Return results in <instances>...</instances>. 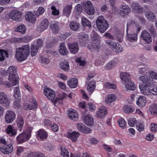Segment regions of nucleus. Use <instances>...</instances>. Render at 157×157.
Segmentation results:
<instances>
[{
  "instance_id": "f257e3e1",
  "label": "nucleus",
  "mask_w": 157,
  "mask_h": 157,
  "mask_svg": "<svg viewBox=\"0 0 157 157\" xmlns=\"http://www.w3.org/2000/svg\"><path fill=\"white\" fill-rule=\"evenodd\" d=\"M44 94L46 97L49 100L53 101L55 104L57 103L62 104L63 103V99L67 96L66 93H63L59 94L58 97H55V92L51 89L48 88H45L44 90Z\"/></svg>"
},
{
  "instance_id": "f03ea898",
  "label": "nucleus",
  "mask_w": 157,
  "mask_h": 157,
  "mask_svg": "<svg viewBox=\"0 0 157 157\" xmlns=\"http://www.w3.org/2000/svg\"><path fill=\"white\" fill-rule=\"evenodd\" d=\"M141 93L145 96L157 95V86L141 83L139 85Z\"/></svg>"
},
{
  "instance_id": "7ed1b4c3",
  "label": "nucleus",
  "mask_w": 157,
  "mask_h": 157,
  "mask_svg": "<svg viewBox=\"0 0 157 157\" xmlns=\"http://www.w3.org/2000/svg\"><path fill=\"white\" fill-rule=\"evenodd\" d=\"M30 53V47L25 45L16 49L15 57L18 61H23L26 59Z\"/></svg>"
},
{
  "instance_id": "20e7f679",
  "label": "nucleus",
  "mask_w": 157,
  "mask_h": 157,
  "mask_svg": "<svg viewBox=\"0 0 157 157\" xmlns=\"http://www.w3.org/2000/svg\"><path fill=\"white\" fill-rule=\"evenodd\" d=\"M131 28H133L135 30V33L132 34H127V39L132 42H135L137 40V34L135 33L139 31L141 27L139 25L136 24L134 22L130 21L128 23L127 28V32H128Z\"/></svg>"
},
{
  "instance_id": "39448f33",
  "label": "nucleus",
  "mask_w": 157,
  "mask_h": 157,
  "mask_svg": "<svg viewBox=\"0 0 157 157\" xmlns=\"http://www.w3.org/2000/svg\"><path fill=\"white\" fill-rule=\"evenodd\" d=\"M92 40L91 44H89L88 48L91 52H98L100 48V38L98 34L95 32H93L91 35Z\"/></svg>"
},
{
  "instance_id": "423d86ee",
  "label": "nucleus",
  "mask_w": 157,
  "mask_h": 157,
  "mask_svg": "<svg viewBox=\"0 0 157 157\" xmlns=\"http://www.w3.org/2000/svg\"><path fill=\"white\" fill-rule=\"evenodd\" d=\"M8 71L9 73V80L15 86L18 83L19 78L17 75V68L15 66H11L9 67Z\"/></svg>"
},
{
  "instance_id": "0eeeda50",
  "label": "nucleus",
  "mask_w": 157,
  "mask_h": 157,
  "mask_svg": "<svg viewBox=\"0 0 157 157\" xmlns=\"http://www.w3.org/2000/svg\"><path fill=\"white\" fill-rule=\"evenodd\" d=\"M13 147L11 144L6 142L5 139H0V151L5 154H9L13 150Z\"/></svg>"
},
{
  "instance_id": "6e6552de",
  "label": "nucleus",
  "mask_w": 157,
  "mask_h": 157,
  "mask_svg": "<svg viewBox=\"0 0 157 157\" xmlns=\"http://www.w3.org/2000/svg\"><path fill=\"white\" fill-rule=\"evenodd\" d=\"M96 24L97 28L101 33H104L109 27L108 22L102 16L98 18Z\"/></svg>"
},
{
  "instance_id": "1a4fd4ad",
  "label": "nucleus",
  "mask_w": 157,
  "mask_h": 157,
  "mask_svg": "<svg viewBox=\"0 0 157 157\" xmlns=\"http://www.w3.org/2000/svg\"><path fill=\"white\" fill-rule=\"evenodd\" d=\"M31 128H28L26 130L18 136L16 138L17 142L21 144L29 140L31 136Z\"/></svg>"
},
{
  "instance_id": "9d476101",
  "label": "nucleus",
  "mask_w": 157,
  "mask_h": 157,
  "mask_svg": "<svg viewBox=\"0 0 157 157\" xmlns=\"http://www.w3.org/2000/svg\"><path fill=\"white\" fill-rule=\"evenodd\" d=\"M22 15V13L16 9L11 10L8 14L10 19L16 21H21Z\"/></svg>"
},
{
  "instance_id": "9b49d317",
  "label": "nucleus",
  "mask_w": 157,
  "mask_h": 157,
  "mask_svg": "<svg viewBox=\"0 0 157 157\" xmlns=\"http://www.w3.org/2000/svg\"><path fill=\"white\" fill-rule=\"evenodd\" d=\"M83 7L85 12L89 15H93L95 13V10L91 1H88L84 3Z\"/></svg>"
},
{
  "instance_id": "f8f14e48",
  "label": "nucleus",
  "mask_w": 157,
  "mask_h": 157,
  "mask_svg": "<svg viewBox=\"0 0 157 157\" xmlns=\"http://www.w3.org/2000/svg\"><path fill=\"white\" fill-rule=\"evenodd\" d=\"M80 135V134L78 132L75 131L72 132H68L65 134V136L69 139L72 142H76Z\"/></svg>"
},
{
  "instance_id": "ddd939ff",
  "label": "nucleus",
  "mask_w": 157,
  "mask_h": 157,
  "mask_svg": "<svg viewBox=\"0 0 157 157\" xmlns=\"http://www.w3.org/2000/svg\"><path fill=\"white\" fill-rule=\"evenodd\" d=\"M16 117V115L13 111L9 110L6 111L5 119L6 122L8 123H12Z\"/></svg>"
},
{
  "instance_id": "4468645a",
  "label": "nucleus",
  "mask_w": 157,
  "mask_h": 157,
  "mask_svg": "<svg viewBox=\"0 0 157 157\" xmlns=\"http://www.w3.org/2000/svg\"><path fill=\"white\" fill-rule=\"evenodd\" d=\"M48 132L43 129H40L36 133V136L38 140L43 141L46 139L48 137Z\"/></svg>"
},
{
  "instance_id": "2eb2a0df",
  "label": "nucleus",
  "mask_w": 157,
  "mask_h": 157,
  "mask_svg": "<svg viewBox=\"0 0 157 157\" xmlns=\"http://www.w3.org/2000/svg\"><path fill=\"white\" fill-rule=\"evenodd\" d=\"M96 82L94 80L88 81L86 82V90L91 94L94 91L96 87Z\"/></svg>"
},
{
  "instance_id": "dca6fc26",
  "label": "nucleus",
  "mask_w": 157,
  "mask_h": 157,
  "mask_svg": "<svg viewBox=\"0 0 157 157\" xmlns=\"http://www.w3.org/2000/svg\"><path fill=\"white\" fill-rule=\"evenodd\" d=\"M36 16L33 13L28 11L25 14V18L26 20L28 22L34 23L36 21Z\"/></svg>"
},
{
  "instance_id": "f3484780",
  "label": "nucleus",
  "mask_w": 157,
  "mask_h": 157,
  "mask_svg": "<svg viewBox=\"0 0 157 157\" xmlns=\"http://www.w3.org/2000/svg\"><path fill=\"white\" fill-rule=\"evenodd\" d=\"M10 101L6 94L4 92H0V104H3L8 107L9 105Z\"/></svg>"
},
{
  "instance_id": "a211bd4d",
  "label": "nucleus",
  "mask_w": 157,
  "mask_h": 157,
  "mask_svg": "<svg viewBox=\"0 0 157 157\" xmlns=\"http://www.w3.org/2000/svg\"><path fill=\"white\" fill-rule=\"evenodd\" d=\"M116 99V96L114 94H107L105 97L104 102L105 104L110 105L111 103L115 101Z\"/></svg>"
},
{
  "instance_id": "6ab92c4d",
  "label": "nucleus",
  "mask_w": 157,
  "mask_h": 157,
  "mask_svg": "<svg viewBox=\"0 0 157 157\" xmlns=\"http://www.w3.org/2000/svg\"><path fill=\"white\" fill-rule=\"evenodd\" d=\"M142 39L147 43H149L152 41V38L150 34L146 30L142 31L141 35Z\"/></svg>"
},
{
  "instance_id": "aec40b11",
  "label": "nucleus",
  "mask_w": 157,
  "mask_h": 157,
  "mask_svg": "<svg viewBox=\"0 0 157 157\" xmlns=\"http://www.w3.org/2000/svg\"><path fill=\"white\" fill-rule=\"evenodd\" d=\"M107 113V108L105 106L100 107L98 110L97 114L98 117L99 118H103L105 117Z\"/></svg>"
},
{
  "instance_id": "412c9836",
  "label": "nucleus",
  "mask_w": 157,
  "mask_h": 157,
  "mask_svg": "<svg viewBox=\"0 0 157 157\" xmlns=\"http://www.w3.org/2000/svg\"><path fill=\"white\" fill-rule=\"evenodd\" d=\"M106 43L111 48H114L116 49L115 51L118 52H122L123 49L121 46L118 43H114L113 42H111L106 41Z\"/></svg>"
},
{
  "instance_id": "4be33fe9",
  "label": "nucleus",
  "mask_w": 157,
  "mask_h": 157,
  "mask_svg": "<svg viewBox=\"0 0 157 157\" xmlns=\"http://www.w3.org/2000/svg\"><path fill=\"white\" fill-rule=\"evenodd\" d=\"M84 123L88 126H93L94 122L92 117L90 114L85 115L83 117Z\"/></svg>"
},
{
  "instance_id": "5701e85b",
  "label": "nucleus",
  "mask_w": 157,
  "mask_h": 157,
  "mask_svg": "<svg viewBox=\"0 0 157 157\" xmlns=\"http://www.w3.org/2000/svg\"><path fill=\"white\" fill-rule=\"evenodd\" d=\"M6 132L8 135L11 136H13L17 134V129L13 127L12 125H9L7 127Z\"/></svg>"
},
{
  "instance_id": "b1692460",
  "label": "nucleus",
  "mask_w": 157,
  "mask_h": 157,
  "mask_svg": "<svg viewBox=\"0 0 157 157\" xmlns=\"http://www.w3.org/2000/svg\"><path fill=\"white\" fill-rule=\"evenodd\" d=\"M147 101L144 96H140L136 101V105L140 107H143L146 105Z\"/></svg>"
},
{
  "instance_id": "393cba45",
  "label": "nucleus",
  "mask_w": 157,
  "mask_h": 157,
  "mask_svg": "<svg viewBox=\"0 0 157 157\" xmlns=\"http://www.w3.org/2000/svg\"><path fill=\"white\" fill-rule=\"evenodd\" d=\"M78 80L76 78H71L68 80L67 84L70 88H75L78 86Z\"/></svg>"
},
{
  "instance_id": "a878e982",
  "label": "nucleus",
  "mask_w": 157,
  "mask_h": 157,
  "mask_svg": "<svg viewBox=\"0 0 157 157\" xmlns=\"http://www.w3.org/2000/svg\"><path fill=\"white\" fill-rule=\"evenodd\" d=\"M48 26V21L46 18L43 19L41 21L39 26L38 28V30L40 31H43L46 29Z\"/></svg>"
},
{
  "instance_id": "bb28decb",
  "label": "nucleus",
  "mask_w": 157,
  "mask_h": 157,
  "mask_svg": "<svg viewBox=\"0 0 157 157\" xmlns=\"http://www.w3.org/2000/svg\"><path fill=\"white\" fill-rule=\"evenodd\" d=\"M68 116L70 119L71 120H76L78 119L79 114L75 110L71 109L68 111Z\"/></svg>"
},
{
  "instance_id": "cd10ccee",
  "label": "nucleus",
  "mask_w": 157,
  "mask_h": 157,
  "mask_svg": "<svg viewBox=\"0 0 157 157\" xmlns=\"http://www.w3.org/2000/svg\"><path fill=\"white\" fill-rule=\"evenodd\" d=\"M31 105H29L28 103H25L24 104V108L25 109L31 110L36 109L37 107V104L36 102L34 100H33L31 103Z\"/></svg>"
},
{
  "instance_id": "c85d7f7f",
  "label": "nucleus",
  "mask_w": 157,
  "mask_h": 157,
  "mask_svg": "<svg viewBox=\"0 0 157 157\" xmlns=\"http://www.w3.org/2000/svg\"><path fill=\"white\" fill-rule=\"evenodd\" d=\"M124 87L126 90H134L136 86L134 82L131 80L124 83Z\"/></svg>"
},
{
  "instance_id": "c756f323",
  "label": "nucleus",
  "mask_w": 157,
  "mask_h": 157,
  "mask_svg": "<svg viewBox=\"0 0 157 157\" xmlns=\"http://www.w3.org/2000/svg\"><path fill=\"white\" fill-rule=\"evenodd\" d=\"M69 48L71 52L73 54L77 53L79 50L78 45L77 43L70 44L68 45Z\"/></svg>"
},
{
  "instance_id": "7c9ffc66",
  "label": "nucleus",
  "mask_w": 157,
  "mask_h": 157,
  "mask_svg": "<svg viewBox=\"0 0 157 157\" xmlns=\"http://www.w3.org/2000/svg\"><path fill=\"white\" fill-rule=\"evenodd\" d=\"M59 52L61 55L64 56L68 54V51L66 48L64 43H62L60 44L59 46Z\"/></svg>"
},
{
  "instance_id": "2f4dec72",
  "label": "nucleus",
  "mask_w": 157,
  "mask_h": 157,
  "mask_svg": "<svg viewBox=\"0 0 157 157\" xmlns=\"http://www.w3.org/2000/svg\"><path fill=\"white\" fill-rule=\"evenodd\" d=\"M120 77L124 83L131 80V76L130 74L126 72H122L120 75Z\"/></svg>"
},
{
  "instance_id": "473e14b6",
  "label": "nucleus",
  "mask_w": 157,
  "mask_h": 157,
  "mask_svg": "<svg viewBox=\"0 0 157 157\" xmlns=\"http://www.w3.org/2000/svg\"><path fill=\"white\" fill-rule=\"evenodd\" d=\"M88 36L87 34L82 33L80 34L78 36L80 43L82 46H85L86 42L88 39Z\"/></svg>"
},
{
  "instance_id": "72a5a7b5",
  "label": "nucleus",
  "mask_w": 157,
  "mask_h": 157,
  "mask_svg": "<svg viewBox=\"0 0 157 157\" xmlns=\"http://www.w3.org/2000/svg\"><path fill=\"white\" fill-rule=\"evenodd\" d=\"M123 109L124 113L128 114L134 112L135 111V109L132 105H125L123 106Z\"/></svg>"
},
{
  "instance_id": "f704fd0d",
  "label": "nucleus",
  "mask_w": 157,
  "mask_h": 157,
  "mask_svg": "<svg viewBox=\"0 0 157 157\" xmlns=\"http://www.w3.org/2000/svg\"><path fill=\"white\" fill-rule=\"evenodd\" d=\"M72 6L71 5L65 6L63 10V14L65 16L68 17L71 13Z\"/></svg>"
},
{
  "instance_id": "c9c22d12",
  "label": "nucleus",
  "mask_w": 157,
  "mask_h": 157,
  "mask_svg": "<svg viewBox=\"0 0 157 157\" xmlns=\"http://www.w3.org/2000/svg\"><path fill=\"white\" fill-rule=\"evenodd\" d=\"M16 123L19 130L21 131L24 123L23 117L21 116H19L17 118Z\"/></svg>"
},
{
  "instance_id": "e433bc0d",
  "label": "nucleus",
  "mask_w": 157,
  "mask_h": 157,
  "mask_svg": "<svg viewBox=\"0 0 157 157\" xmlns=\"http://www.w3.org/2000/svg\"><path fill=\"white\" fill-rule=\"evenodd\" d=\"M121 8L122 10L121 11L120 14L122 16L127 15L131 11L130 8L127 5H122Z\"/></svg>"
},
{
  "instance_id": "4c0bfd02",
  "label": "nucleus",
  "mask_w": 157,
  "mask_h": 157,
  "mask_svg": "<svg viewBox=\"0 0 157 157\" xmlns=\"http://www.w3.org/2000/svg\"><path fill=\"white\" fill-rule=\"evenodd\" d=\"M59 67L61 69L65 71H68L69 70L70 67L68 62L65 61L61 62L59 64Z\"/></svg>"
},
{
  "instance_id": "58836bf2",
  "label": "nucleus",
  "mask_w": 157,
  "mask_h": 157,
  "mask_svg": "<svg viewBox=\"0 0 157 157\" xmlns=\"http://www.w3.org/2000/svg\"><path fill=\"white\" fill-rule=\"evenodd\" d=\"M131 6L133 11L135 12H141L143 10V9L137 3H132Z\"/></svg>"
},
{
  "instance_id": "ea45409f",
  "label": "nucleus",
  "mask_w": 157,
  "mask_h": 157,
  "mask_svg": "<svg viewBox=\"0 0 157 157\" xmlns=\"http://www.w3.org/2000/svg\"><path fill=\"white\" fill-rule=\"evenodd\" d=\"M60 154L63 157H69V152L65 146L63 145L60 147Z\"/></svg>"
},
{
  "instance_id": "a19ab883",
  "label": "nucleus",
  "mask_w": 157,
  "mask_h": 157,
  "mask_svg": "<svg viewBox=\"0 0 157 157\" xmlns=\"http://www.w3.org/2000/svg\"><path fill=\"white\" fill-rule=\"evenodd\" d=\"M104 88L107 89L115 90L117 89V86L116 84L111 83L109 82H105L103 85Z\"/></svg>"
},
{
  "instance_id": "79ce46f5",
  "label": "nucleus",
  "mask_w": 157,
  "mask_h": 157,
  "mask_svg": "<svg viewBox=\"0 0 157 157\" xmlns=\"http://www.w3.org/2000/svg\"><path fill=\"white\" fill-rule=\"evenodd\" d=\"M81 22L83 26H87L89 28H91L92 25L89 21L85 17H83L81 18Z\"/></svg>"
},
{
  "instance_id": "37998d69",
  "label": "nucleus",
  "mask_w": 157,
  "mask_h": 157,
  "mask_svg": "<svg viewBox=\"0 0 157 157\" xmlns=\"http://www.w3.org/2000/svg\"><path fill=\"white\" fill-rule=\"evenodd\" d=\"M45 9L43 7L40 6L38 7L37 10L34 11L36 16L39 17L42 15L45 12Z\"/></svg>"
},
{
  "instance_id": "c03bdc74",
  "label": "nucleus",
  "mask_w": 157,
  "mask_h": 157,
  "mask_svg": "<svg viewBox=\"0 0 157 157\" xmlns=\"http://www.w3.org/2000/svg\"><path fill=\"white\" fill-rule=\"evenodd\" d=\"M149 110L151 114L157 115V105L155 104H151L149 108Z\"/></svg>"
},
{
  "instance_id": "a18cd8bd",
  "label": "nucleus",
  "mask_w": 157,
  "mask_h": 157,
  "mask_svg": "<svg viewBox=\"0 0 157 157\" xmlns=\"http://www.w3.org/2000/svg\"><path fill=\"white\" fill-rule=\"evenodd\" d=\"M58 24L57 22H52L50 25L52 30L54 33H56L59 30V29Z\"/></svg>"
},
{
  "instance_id": "49530a36",
  "label": "nucleus",
  "mask_w": 157,
  "mask_h": 157,
  "mask_svg": "<svg viewBox=\"0 0 157 157\" xmlns=\"http://www.w3.org/2000/svg\"><path fill=\"white\" fill-rule=\"evenodd\" d=\"M13 93V96L15 98H21L20 91L18 87L14 88Z\"/></svg>"
},
{
  "instance_id": "de8ad7c7",
  "label": "nucleus",
  "mask_w": 157,
  "mask_h": 157,
  "mask_svg": "<svg viewBox=\"0 0 157 157\" xmlns=\"http://www.w3.org/2000/svg\"><path fill=\"white\" fill-rule=\"evenodd\" d=\"M15 30L16 32L24 34L26 32V28L25 25H21L16 27Z\"/></svg>"
},
{
  "instance_id": "09e8293b",
  "label": "nucleus",
  "mask_w": 157,
  "mask_h": 157,
  "mask_svg": "<svg viewBox=\"0 0 157 157\" xmlns=\"http://www.w3.org/2000/svg\"><path fill=\"white\" fill-rule=\"evenodd\" d=\"M32 44H34V46L38 49L43 46V41L42 40L39 39L35 40V41L32 43Z\"/></svg>"
},
{
  "instance_id": "8fccbe9b",
  "label": "nucleus",
  "mask_w": 157,
  "mask_h": 157,
  "mask_svg": "<svg viewBox=\"0 0 157 157\" xmlns=\"http://www.w3.org/2000/svg\"><path fill=\"white\" fill-rule=\"evenodd\" d=\"M8 56V52L6 50L0 49V61H2Z\"/></svg>"
},
{
  "instance_id": "3c124183",
  "label": "nucleus",
  "mask_w": 157,
  "mask_h": 157,
  "mask_svg": "<svg viewBox=\"0 0 157 157\" xmlns=\"http://www.w3.org/2000/svg\"><path fill=\"white\" fill-rule=\"evenodd\" d=\"M48 9L52 10V14L54 15H57L59 14V11L57 10L56 7L52 5H49L48 6Z\"/></svg>"
},
{
  "instance_id": "603ef678",
  "label": "nucleus",
  "mask_w": 157,
  "mask_h": 157,
  "mask_svg": "<svg viewBox=\"0 0 157 157\" xmlns=\"http://www.w3.org/2000/svg\"><path fill=\"white\" fill-rule=\"evenodd\" d=\"M145 16L146 18L150 21H153L155 19L154 14L151 11H147Z\"/></svg>"
},
{
  "instance_id": "864d4df0",
  "label": "nucleus",
  "mask_w": 157,
  "mask_h": 157,
  "mask_svg": "<svg viewBox=\"0 0 157 157\" xmlns=\"http://www.w3.org/2000/svg\"><path fill=\"white\" fill-rule=\"evenodd\" d=\"M79 26V25L78 23L74 21L71 22L70 24V29L73 31H76L77 30Z\"/></svg>"
},
{
  "instance_id": "5fc2aeb1",
  "label": "nucleus",
  "mask_w": 157,
  "mask_h": 157,
  "mask_svg": "<svg viewBox=\"0 0 157 157\" xmlns=\"http://www.w3.org/2000/svg\"><path fill=\"white\" fill-rule=\"evenodd\" d=\"M119 126L122 129H124L126 127V123L123 119L120 118L117 121Z\"/></svg>"
},
{
  "instance_id": "6e6d98bb",
  "label": "nucleus",
  "mask_w": 157,
  "mask_h": 157,
  "mask_svg": "<svg viewBox=\"0 0 157 157\" xmlns=\"http://www.w3.org/2000/svg\"><path fill=\"white\" fill-rule=\"evenodd\" d=\"M137 121L135 118H131L128 120V124L131 127H133L135 124L137 123Z\"/></svg>"
},
{
  "instance_id": "4d7b16f0",
  "label": "nucleus",
  "mask_w": 157,
  "mask_h": 157,
  "mask_svg": "<svg viewBox=\"0 0 157 157\" xmlns=\"http://www.w3.org/2000/svg\"><path fill=\"white\" fill-rule=\"evenodd\" d=\"M31 54L32 56H35L38 52V48L34 46V44H32L31 47Z\"/></svg>"
},
{
  "instance_id": "13d9d810",
  "label": "nucleus",
  "mask_w": 157,
  "mask_h": 157,
  "mask_svg": "<svg viewBox=\"0 0 157 157\" xmlns=\"http://www.w3.org/2000/svg\"><path fill=\"white\" fill-rule=\"evenodd\" d=\"M21 98H16V99L13 103V106L14 107L17 109L19 108L20 107L21 105Z\"/></svg>"
},
{
  "instance_id": "bf43d9fd",
  "label": "nucleus",
  "mask_w": 157,
  "mask_h": 157,
  "mask_svg": "<svg viewBox=\"0 0 157 157\" xmlns=\"http://www.w3.org/2000/svg\"><path fill=\"white\" fill-rule=\"evenodd\" d=\"M117 65V63L114 61H111L108 63L105 67V69L106 70H110L113 67Z\"/></svg>"
},
{
  "instance_id": "052dcab7",
  "label": "nucleus",
  "mask_w": 157,
  "mask_h": 157,
  "mask_svg": "<svg viewBox=\"0 0 157 157\" xmlns=\"http://www.w3.org/2000/svg\"><path fill=\"white\" fill-rule=\"evenodd\" d=\"M140 80L144 83H146L150 80V77L147 75H142L139 77Z\"/></svg>"
},
{
  "instance_id": "680f3d73",
  "label": "nucleus",
  "mask_w": 157,
  "mask_h": 157,
  "mask_svg": "<svg viewBox=\"0 0 157 157\" xmlns=\"http://www.w3.org/2000/svg\"><path fill=\"white\" fill-rule=\"evenodd\" d=\"M148 73L150 79H152L157 80V73L153 71H151L149 72Z\"/></svg>"
},
{
  "instance_id": "e2e57ef3",
  "label": "nucleus",
  "mask_w": 157,
  "mask_h": 157,
  "mask_svg": "<svg viewBox=\"0 0 157 157\" xmlns=\"http://www.w3.org/2000/svg\"><path fill=\"white\" fill-rule=\"evenodd\" d=\"M70 157H91V156L87 153L85 152L81 155L79 154L73 155L71 153Z\"/></svg>"
},
{
  "instance_id": "0e129e2a",
  "label": "nucleus",
  "mask_w": 157,
  "mask_h": 157,
  "mask_svg": "<svg viewBox=\"0 0 157 157\" xmlns=\"http://www.w3.org/2000/svg\"><path fill=\"white\" fill-rule=\"evenodd\" d=\"M144 126L143 123L142 122L137 123L136 125V128L139 132H141L144 130Z\"/></svg>"
},
{
  "instance_id": "69168bd1",
  "label": "nucleus",
  "mask_w": 157,
  "mask_h": 157,
  "mask_svg": "<svg viewBox=\"0 0 157 157\" xmlns=\"http://www.w3.org/2000/svg\"><path fill=\"white\" fill-rule=\"evenodd\" d=\"M57 84L59 88L63 90L66 89L67 88L66 85L63 82L61 81H59L58 82Z\"/></svg>"
},
{
  "instance_id": "338daca9",
  "label": "nucleus",
  "mask_w": 157,
  "mask_h": 157,
  "mask_svg": "<svg viewBox=\"0 0 157 157\" xmlns=\"http://www.w3.org/2000/svg\"><path fill=\"white\" fill-rule=\"evenodd\" d=\"M75 61L81 66H83L85 63V61L83 59H82L81 57L76 58Z\"/></svg>"
},
{
  "instance_id": "774afa93",
  "label": "nucleus",
  "mask_w": 157,
  "mask_h": 157,
  "mask_svg": "<svg viewBox=\"0 0 157 157\" xmlns=\"http://www.w3.org/2000/svg\"><path fill=\"white\" fill-rule=\"evenodd\" d=\"M41 63L44 66L50 63V60L48 58L45 57H41Z\"/></svg>"
}]
</instances>
